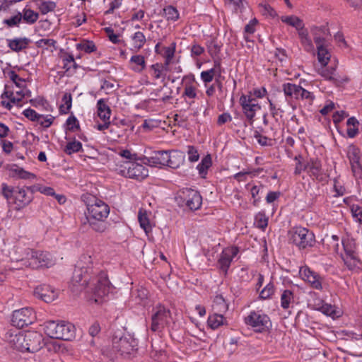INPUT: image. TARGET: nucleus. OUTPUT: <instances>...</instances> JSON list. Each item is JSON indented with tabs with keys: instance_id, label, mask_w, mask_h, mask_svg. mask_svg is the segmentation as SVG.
I'll return each instance as SVG.
<instances>
[{
	"instance_id": "obj_1",
	"label": "nucleus",
	"mask_w": 362,
	"mask_h": 362,
	"mask_svg": "<svg viewBox=\"0 0 362 362\" xmlns=\"http://www.w3.org/2000/svg\"><path fill=\"white\" fill-rule=\"evenodd\" d=\"M71 284L75 291L86 289L88 300L95 303H101L111 288L107 274L94 266V259L88 254L80 257Z\"/></svg>"
},
{
	"instance_id": "obj_2",
	"label": "nucleus",
	"mask_w": 362,
	"mask_h": 362,
	"mask_svg": "<svg viewBox=\"0 0 362 362\" xmlns=\"http://www.w3.org/2000/svg\"><path fill=\"white\" fill-rule=\"evenodd\" d=\"M110 206L104 201L93 198L86 204L85 221L91 230L98 233H105L109 228L107 218L110 214Z\"/></svg>"
},
{
	"instance_id": "obj_3",
	"label": "nucleus",
	"mask_w": 362,
	"mask_h": 362,
	"mask_svg": "<svg viewBox=\"0 0 362 362\" xmlns=\"http://www.w3.org/2000/svg\"><path fill=\"white\" fill-rule=\"evenodd\" d=\"M44 332L50 338L69 341L75 338V326L68 322L50 320L44 324Z\"/></svg>"
},
{
	"instance_id": "obj_4",
	"label": "nucleus",
	"mask_w": 362,
	"mask_h": 362,
	"mask_svg": "<svg viewBox=\"0 0 362 362\" xmlns=\"http://www.w3.org/2000/svg\"><path fill=\"white\" fill-rule=\"evenodd\" d=\"M55 264V259L48 252L26 249L24 251V267L30 269L49 268Z\"/></svg>"
},
{
	"instance_id": "obj_5",
	"label": "nucleus",
	"mask_w": 362,
	"mask_h": 362,
	"mask_svg": "<svg viewBox=\"0 0 362 362\" xmlns=\"http://www.w3.org/2000/svg\"><path fill=\"white\" fill-rule=\"evenodd\" d=\"M172 321L170 310L162 304L152 308L150 329L153 332H161Z\"/></svg>"
},
{
	"instance_id": "obj_6",
	"label": "nucleus",
	"mask_w": 362,
	"mask_h": 362,
	"mask_svg": "<svg viewBox=\"0 0 362 362\" xmlns=\"http://www.w3.org/2000/svg\"><path fill=\"white\" fill-rule=\"evenodd\" d=\"M311 32L317 47L318 62L322 66H326L331 58V54L325 45V35L327 29L323 26L313 27L311 28Z\"/></svg>"
},
{
	"instance_id": "obj_7",
	"label": "nucleus",
	"mask_w": 362,
	"mask_h": 362,
	"mask_svg": "<svg viewBox=\"0 0 362 362\" xmlns=\"http://www.w3.org/2000/svg\"><path fill=\"white\" fill-rule=\"evenodd\" d=\"M244 322L256 332L263 333L272 327L269 317L262 310H251L245 317Z\"/></svg>"
},
{
	"instance_id": "obj_8",
	"label": "nucleus",
	"mask_w": 362,
	"mask_h": 362,
	"mask_svg": "<svg viewBox=\"0 0 362 362\" xmlns=\"http://www.w3.org/2000/svg\"><path fill=\"white\" fill-rule=\"evenodd\" d=\"M7 76L10 78V80L15 84L17 90H15L16 94L17 96H15L14 95V90H8L7 89V86H6V90L4 93L1 95V98H4V97L7 98L9 99V102L5 104V102H2L3 105L7 107L8 109H11V103H13V105H18L19 104L22 99H23V88H22V83H23V78L20 77L15 71L10 70L7 72Z\"/></svg>"
},
{
	"instance_id": "obj_9",
	"label": "nucleus",
	"mask_w": 362,
	"mask_h": 362,
	"mask_svg": "<svg viewBox=\"0 0 362 362\" xmlns=\"http://www.w3.org/2000/svg\"><path fill=\"white\" fill-rule=\"evenodd\" d=\"M137 340L131 334L115 335L112 338V348L122 356H128L137 349Z\"/></svg>"
},
{
	"instance_id": "obj_10",
	"label": "nucleus",
	"mask_w": 362,
	"mask_h": 362,
	"mask_svg": "<svg viewBox=\"0 0 362 362\" xmlns=\"http://www.w3.org/2000/svg\"><path fill=\"white\" fill-rule=\"evenodd\" d=\"M119 174L124 177L142 180L148 175V170L141 163L134 161H126L119 168Z\"/></svg>"
},
{
	"instance_id": "obj_11",
	"label": "nucleus",
	"mask_w": 362,
	"mask_h": 362,
	"mask_svg": "<svg viewBox=\"0 0 362 362\" xmlns=\"http://www.w3.org/2000/svg\"><path fill=\"white\" fill-rule=\"evenodd\" d=\"M1 194L6 199L11 210L19 211L23 207L22 189L10 187L6 183L1 185Z\"/></svg>"
},
{
	"instance_id": "obj_12",
	"label": "nucleus",
	"mask_w": 362,
	"mask_h": 362,
	"mask_svg": "<svg viewBox=\"0 0 362 362\" xmlns=\"http://www.w3.org/2000/svg\"><path fill=\"white\" fill-rule=\"evenodd\" d=\"M291 240L300 249H305L313 246L315 242V235L305 228L296 227L291 232Z\"/></svg>"
},
{
	"instance_id": "obj_13",
	"label": "nucleus",
	"mask_w": 362,
	"mask_h": 362,
	"mask_svg": "<svg viewBox=\"0 0 362 362\" xmlns=\"http://www.w3.org/2000/svg\"><path fill=\"white\" fill-rule=\"evenodd\" d=\"M239 103L246 119L250 123H252L257 112L261 110L259 101L250 95L242 94L239 98Z\"/></svg>"
},
{
	"instance_id": "obj_14",
	"label": "nucleus",
	"mask_w": 362,
	"mask_h": 362,
	"mask_svg": "<svg viewBox=\"0 0 362 362\" xmlns=\"http://www.w3.org/2000/svg\"><path fill=\"white\" fill-rule=\"evenodd\" d=\"M239 253L237 246H228L223 249L217 259V267L226 275L233 259Z\"/></svg>"
},
{
	"instance_id": "obj_15",
	"label": "nucleus",
	"mask_w": 362,
	"mask_h": 362,
	"mask_svg": "<svg viewBox=\"0 0 362 362\" xmlns=\"http://www.w3.org/2000/svg\"><path fill=\"white\" fill-rule=\"evenodd\" d=\"M351 171L356 180L362 179V165L361 163V151L355 145H349L346 150Z\"/></svg>"
},
{
	"instance_id": "obj_16",
	"label": "nucleus",
	"mask_w": 362,
	"mask_h": 362,
	"mask_svg": "<svg viewBox=\"0 0 362 362\" xmlns=\"http://www.w3.org/2000/svg\"><path fill=\"white\" fill-rule=\"evenodd\" d=\"M180 197L182 203L190 210L199 209L202 204V197L197 190L192 189H184L180 192Z\"/></svg>"
},
{
	"instance_id": "obj_17",
	"label": "nucleus",
	"mask_w": 362,
	"mask_h": 362,
	"mask_svg": "<svg viewBox=\"0 0 362 362\" xmlns=\"http://www.w3.org/2000/svg\"><path fill=\"white\" fill-rule=\"evenodd\" d=\"M299 275L312 288L318 291L322 290V278L317 272L311 270L308 266L305 265L300 267Z\"/></svg>"
},
{
	"instance_id": "obj_18",
	"label": "nucleus",
	"mask_w": 362,
	"mask_h": 362,
	"mask_svg": "<svg viewBox=\"0 0 362 362\" xmlns=\"http://www.w3.org/2000/svg\"><path fill=\"white\" fill-rule=\"evenodd\" d=\"M24 349L35 353L42 348V335L36 331H24Z\"/></svg>"
},
{
	"instance_id": "obj_19",
	"label": "nucleus",
	"mask_w": 362,
	"mask_h": 362,
	"mask_svg": "<svg viewBox=\"0 0 362 362\" xmlns=\"http://www.w3.org/2000/svg\"><path fill=\"white\" fill-rule=\"evenodd\" d=\"M33 294L46 303H51L58 296V292L49 285H40L35 288Z\"/></svg>"
},
{
	"instance_id": "obj_20",
	"label": "nucleus",
	"mask_w": 362,
	"mask_h": 362,
	"mask_svg": "<svg viewBox=\"0 0 362 362\" xmlns=\"http://www.w3.org/2000/svg\"><path fill=\"white\" fill-rule=\"evenodd\" d=\"M35 192H40L47 196L55 195L54 189L52 187L41 185H31L26 187L24 189V204H29L33 199V194Z\"/></svg>"
},
{
	"instance_id": "obj_21",
	"label": "nucleus",
	"mask_w": 362,
	"mask_h": 362,
	"mask_svg": "<svg viewBox=\"0 0 362 362\" xmlns=\"http://www.w3.org/2000/svg\"><path fill=\"white\" fill-rule=\"evenodd\" d=\"M185 80H187V81L185 82L182 97L187 103L191 105L197 96L195 80L193 76H185L183 81Z\"/></svg>"
},
{
	"instance_id": "obj_22",
	"label": "nucleus",
	"mask_w": 362,
	"mask_h": 362,
	"mask_svg": "<svg viewBox=\"0 0 362 362\" xmlns=\"http://www.w3.org/2000/svg\"><path fill=\"white\" fill-rule=\"evenodd\" d=\"M168 151H153L150 156L144 157V163L153 167L166 166Z\"/></svg>"
},
{
	"instance_id": "obj_23",
	"label": "nucleus",
	"mask_w": 362,
	"mask_h": 362,
	"mask_svg": "<svg viewBox=\"0 0 362 362\" xmlns=\"http://www.w3.org/2000/svg\"><path fill=\"white\" fill-rule=\"evenodd\" d=\"M22 329H11L6 334V339L11 346L18 351H23Z\"/></svg>"
},
{
	"instance_id": "obj_24",
	"label": "nucleus",
	"mask_w": 362,
	"mask_h": 362,
	"mask_svg": "<svg viewBox=\"0 0 362 362\" xmlns=\"http://www.w3.org/2000/svg\"><path fill=\"white\" fill-rule=\"evenodd\" d=\"M305 168L308 174L317 180L323 178V170L322 163L317 158H310L305 163Z\"/></svg>"
},
{
	"instance_id": "obj_25",
	"label": "nucleus",
	"mask_w": 362,
	"mask_h": 362,
	"mask_svg": "<svg viewBox=\"0 0 362 362\" xmlns=\"http://www.w3.org/2000/svg\"><path fill=\"white\" fill-rule=\"evenodd\" d=\"M151 214L146 210L140 209L138 212V221L140 227L144 230L146 236L152 233L154 223L150 220Z\"/></svg>"
},
{
	"instance_id": "obj_26",
	"label": "nucleus",
	"mask_w": 362,
	"mask_h": 362,
	"mask_svg": "<svg viewBox=\"0 0 362 362\" xmlns=\"http://www.w3.org/2000/svg\"><path fill=\"white\" fill-rule=\"evenodd\" d=\"M168 67L164 64L156 63L149 68V74L154 80H160L161 83H165L166 73Z\"/></svg>"
},
{
	"instance_id": "obj_27",
	"label": "nucleus",
	"mask_w": 362,
	"mask_h": 362,
	"mask_svg": "<svg viewBox=\"0 0 362 362\" xmlns=\"http://www.w3.org/2000/svg\"><path fill=\"white\" fill-rule=\"evenodd\" d=\"M300 86L292 83H285L282 85V90L286 100L289 101L292 100H298Z\"/></svg>"
},
{
	"instance_id": "obj_28",
	"label": "nucleus",
	"mask_w": 362,
	"mask_h": 362,
	"mask_svg": "<svg viewBox=\"0 0 362 362\" xmlns=\"http://www.w3.org/2000/svg\"><path fill=\"white\" fill-rule=\"evenodd\" d=\"M132 52H136L144 47L146 42L145 35L141 31H136L130 36Z\"/></svg>"
},
{
	"instance_id": "obj_29",
	"label": "nucleus",
	"mask_w": 362,
	"mask_h": 362,
	"mask_svg": "<svg viewBox=\"0 0 362 362\" xmlns=\"http://www.w3.org/2000/svg\"><path fill=\"white\" fill-rule=\"evenodd\" d=\"M184 158L185 156L182 151H168V164H166V166L176 169L183 163Z\"/></svg>"
},
{
	"instance_id": "obj_30",
	"label": "nucleus",
	"mask_w": 362,
	"mask_h": 362,
	"mask_svg": "<svg viewBox=\"0 0 362 362\" xmlns=\"http://www.w3.org/2000/svg\"><path fill=\"white\" fill-rule=\"evenodd\" d=\"M176 51V42H173L168 47H163L162 48V53L160 56L164 59L163 64L168 67L173 63V59Z\"/></svg>"
},
{
	"instance_id": "obj_31",
	"label": "nucleus",
	"mask_w": 362,
	"mask_h": 362,
	"mask_svg": "<svg viewBox=\"0 0 362 362\" xmlns=\"http://www.w3.org/2000/svg\"><path fill=\"white\" fill-rule=\"evenodd\" d=\"M226 323V319L224 317L223 313H214L210 315L207 320L208 326L212 329H218L220 326H222Z\"/></svg>"
},
{
	"instance_id": "obj_32",
	"label": "nucleus",
	"mask_w": 362,
	"mask_h": 362,
	"mask_svg": "<svg viewBox=\"0 0 362 362\" xmlns=\"http://www.w3.org/2000/svg\"><path fill=\"white\" fill-rule=\"evenodd\" d=\"M63 151L71 156L74 153H76L83 151V145L81 141L76 140L75 138L70 139L63 147Z\"/></svg>"
},
{
	"instance_id": "obj_33",
	"label": "nucleus",
	"mask_w": 362,
	"mask_h": 362,
	"mask_svg": "<svg viewBox=\"0 0 362 362\" xmlns=\"http://www.w3.org/2000/svg\"><path fill=\"white\" fill-rule=\"evenodd\" d=\"M298 33L299 35L300 43L304 50L306 51L307 52H314L315 47L311 38L309 37L307 30H305L303 28V30L298 31Z\"/></svg>"
},
{
	"instance_id": "obj_34",
	"label": "nucleus",
	"mask_w": 362,
	"mask_h": 362,
	"mask_svg": "<svg viewBox=\"0 0 362 362\" xmlns=\"http://www.w3.org/2000/svg\"><path fill=\"white\" fill-rule=\"evenodd\" d=\"M98 116L103 122L110 121L111 116V110L103 99H100L97 102Z\"/></svg>"
},
{
	"instance_id": "obj_35",
	"label": "nucleus",
	"mask_w": 362,
	"mask_h": 362,
	"mask_svg": "<svg viewBox=\"0 0 362 362\" xmlns=\"http://www.w3.org/2000/svg\"><path fill=\"white\" fill-rule=\"evenodd\" d=\"M212 165V160L210 154L205 156L197 165V170L201 177L205 178L208 173V170Z\"/></svg>"
},
{
	"instance_id": "obj_36",
	"label": "nucleus",
	"mask_w": 362,
	"mask_h": 362,
	"mask_svg": "<svg viewBox=\"0 0 362 362\" xmlns=\"http://www.w3.org/2000/svg\"><path fill=\"white\" fill-rule=\"evenodd\" d=\"M129 63L132 64L131 69L135 72H141L146 67V61L143 55L136 54L132 56Z\"/></svg>"
},
{
	"instance_id": "obj_37",
	"label": "nucleus",
	"mask_w": 362,
	"mask_h": 362,
	"mask_svg": "<svg viewBox=\"0 0 362 362\" xmlns=\"http://www.w3.org/2000/svg\"><path fill=\"white\" fill-rule=\"evenodd\" d=\"M281 21L293 28H295L298 32L303 30L304 24L303 21L296 16H283L281 17Z\"/></svg>"
},
{
	"instance_id": "obj_38",
	"label": "nucleus",
	"mask_w": 362,
	"mask_h": 362,
	"mask_svg": "<svg viewBox=\"0 0 362 362\" xmlns=\"http://www.w3.org/2000/svg\"><path fill=\"white\" fill-rule=\"evenodd\" d=\"M341 243L342 244V246H343V248H344V250L345 252L344 255H351L357 254V252H356L357 246H356V240L354 238L347 236V237L342 238Z\"/></svg>"
},
{
	"instance_id": "obj_39",
	"label": "nucleus",
	"mask_w": 362,
	"mask_h": 362,
	"mask_svg": "<svg viewBox=\"0 0 362 362\" xmlns=\"http://www.w3.org/2000/svg\"><path fill=\"white\" fill-rule=\"evenodd\" d=\"M163 16L167 21L175 22L180 18V12L175 7L169 5L163 8Z\"/></svg>"
},
{
	"instance_id": "obj_40",
	"label": "nucleus",
	"mask_w": 362,
	"mask_h": 362,
	"mask_svg": "<svg viewBox=\"0 0 362 362\" xmlns=\"http://www.w3.org/2000/svg\"><path fill=\"white\" fill-rule=\"evenodd\" d=\"M281 307L284 310L290 308L291 305L294 302V295L289 289L284 290L281 294Z\"/></svg>"
},
{
	"instance_id": "obj_41",
	"label": "nucleus",
	"mask_w": 362,
	"mask_h": 362,
	"mask_svg": "<svg viewBox=\"0 0 362 362\" xmlns=\"http://www.w3.org/2000/svg\"><path fill=\"white\" fill-rule=\"evenodd\" d=\"M346 134L349 138H354L358 134L359 122L355 117H349L346 121Z\"/></svg>"
},
{
	"instance_id": "obj_42",
	"label": "nucleus",
	"mask_w": 362,
	"mask_h": 362,
	"mask_svg": "<svg viewBox=\"0 0 362 362\" xmlns=\"http://www.w3.org/2000/svg\"><path fill=\"white\" fill-rule=\"evenodd\" d=\"M212 308L214 312L224 313L228 310V305L221 295H216L214 297Z\"/></svg>"
},
{
	"instance_id": "obj_43",
	"label": "nucleus",
	"mask_w": 362,
	"mask_h": 362,
	"mask_svg": "<svg viewBox=\"0 0 362 362\" xmlns=\"http://www.w3.org/2000/svg\"><path fill=\"white\" fill-rule=\"evenodd\" d=\"M274 284L270 281L267 285L259 291V298L261 300H267L272 298L275 293Z\"/></svg>"
},
{
	"instance_id": "obj_44",
	"label": "nucleus",
	"mask_w": 362,
	"mask_h": 362,
	"mask_svg": "<svg viewBox=\"0 0 362 362\" xmlns=\"http://www.w3.org/2000/svg\"><path fill=\"white\" fill-rule=\"evenodd\" d=\"M342 259L345 264V265L348 267L349 269L353 270L356 268L358 267V264H360V260L357 254L348 255H341Z\"/></svg>"
},
{
	"instance_id": "obj_45",
	"label": "nucleus",
	"mask_w": 362,
	"mask_h": 362,
	"mask_svg": "<svg viewBox=\"0 0 362 362\" xmlns=\"http://www.w3.org/2000/svg\"><path fill=\"white\" fill-rule=\"evenodd\" d=\"M62 103L60 105L59 110L61 115H66L72 106V97L70 93H65L62 97Z\"/></svg>"
},
{
	"instance_id": "obj_46",
	"label": "nucleus",
	"mask_w": 362,
	"mask_h": 362,
	"mask_svg": "<svg viewBox=\"0 0 362 362\" xmlns=\"http://www.w3.org/2000/svg\"><path fill=\"white\" fill-rule=\"evenodd\" d=\"M63 69L66 71H70L71 69L76 70L78 68V64L76 63L73 54L66 53L62 57Z\"/></svg>"
},
{
	"instance_id": "obj_47",
	"label": "nucleus",
	"mask_w": 362,
	"mask_h": 362,
	"mask_svg": "<svg viewBox=\"0 0 362 362\" xmlns=\"http://www.w3.org/2000/svg\"><path fill=\"white\" fill-rule=\"evenodd\" d=\"M320 310L323 314L332 318H337L341 315V312L335 306L327 303L322 305L320 308Z\"/></svg>"
},
{
	"instance_id": "obj_48",
	"label": "nucleus",
	"mask_w": 362,
	"mask_h": 362,
	"mask_svg": "<svg viewBox=\"0 0 362 362\" xmlns=\"http://www.w3.org/2000/svg\"><path fill=\"white\" fill-rule=\"evenodd\" d=\"M11 321V325L13 327V329L23 328V308L13 312Z\"/></svg>"
},
{
	"instance_id": "obj_49",
	"label": "nucleus",
	"mask_w": 362,
	"mask_h": 362,
	"mask_svg": "<svg viewBox=\"0 0 362 362\" xmlns=\"http://www.w3.org/2000/svg\"><path fill=\"white\" fill-rule=\"evenodd\" d=\"M77 50H81L87 54H90L96 51L97 47L93 41L83 40L76 45Z\"/></svg>"
},
{
	"instance_id": "obj_50",
	"label": "nucleus",
	"mask_w": 362,
	"mask_h": 362,
	"mask_svg": "<svg viewBox=\"0 0 362 362\" xmlns=\"http://www.w3.org/2000/svg\"><path fill=\"white\" fill-rule=\"evenodd\" d=\"M217 66H220L219 63L216 64L214 68L201 72L200 78L205 85L213 81L214 76L217 74Z\"/></svg>"
},
{
	"instance_id": "obj_51",
	"label": "nucleus",
	"mask_w": 362,
	"mask_h": 362,
	"mask_svg": "<svg viewBox=\"0 0 362 362\" xmlns=\"http://www.w3.org/2000/svg\"><path fill=\"white\" fill-rule=\"evenodd\" d=\"M263 188L264 187L262 185H255L250 188L251 197L252 199H253L252 204L254 206H257L259 202H260V194L262 192Z\"/></svg>"
},
{
	"instance_id": "obj_52",
	"label": "nucleus",
	"mask_w": 362,
	"mask_h": 362,
	"mask_svg": "<svg viewBox=\"0 0 362 362\" xmlns=\"http://www.w3.org/2000/svg\"><path fill=\"white\" fill-rule=\"evenodd\" d=\"M350 211L354 221L362 225V207L356 204L350 206Z\"/></svg>"
},
{
	"instance_id": "obj_53",
	"label": "nucleus",
	"mask_w": 362,
	"mask_h": 362,
	"mask_svg": "<svg viewBox=\"0 0 362 362\" xmlns=\"http://www.w3.org/2000/svg\"><path fill=\"white\" fill-rule=\"evenodd\" d=\"M37 317L32 308H24V326L32 325L36 321Z\"/></svg>"
},
{
	"instance_id": "obj_54",
	"label": "nucleus",
	"mask_w": 362,
	"mask_h": 362,
	"mask_svg": "<svg viewBox=\"0 0 362 362\" xmlns=\"http://www.w3.org/2000/svg\"><path fill=\"white\" fill-rule=\"evenodd\" d=\"M66 129L71 132H76L80 128V124L78 119L71 114L66 120Z\"/></svg>"
},
{
	"instance_id": "obj_55",
	"label": "nucleus",
	"mask_w": 362,
	"mask_h": 362,
	"mask_svg": "<svg viewBox=\"0 0 362 362\" xmlns=\"http://www.w3.org/2000/svg\"><path fill=\"white\" fill-rule=\"evenodd\" d=\"M255 226L262 230H264L268 225V218L264 213L259 212L255 218Z\"/></svg>"
},
{
	"instance_id": "obj_56",
	"label": "nucleus",
	"mask_w": 362,
	"mask_h": 362,
	"mask_svg": "<svg viewBox=\"0 0 362 362\" xmlns=\"http://www.w3.org/2000/svg\"><path fill=\"white\" fill-rule=\"evenodd\" d=\"M269 102V111L272 116L277 120V117H281L284 113V110L276 104L273 103L269 98H267Z\"/></svg>"
},
{
	"instance_id": "obj_57",
	"label": "nucleus",
	"mask_w": 362,
	"mask_h": 362,
	"mask_svg": "<svg viewBox=\"0 0 362 362\" xmlns=\"http://www.w3.org/2000/svg\"><path fill=\"white\" fill-rule=\"evenodd\" d=\"M55 117L52 115H40L37 123L44 128L49 127L52 124Z\"/></svg>"
},
{
	"instance_id": "obj_58",
	"label": "nucleus",
	"mask_w": 362,
	"mask_h": 362,
	"mask_svg": "<svg viewBox=\"0 0 362 362\" xmlns=\"http://www.w3.org/2000/svg\"><path fill=\"white\" fill-rule=\"evenodd\" d=\"M57 4L54 1H42L39 5V9L42 14H47L49 12L54 11L56 8Z\"/></svg>"
},
{
	"instance_id": "obj_59",
	"label": "nucleus",
	"mask_w": 362,
	"mask_h": 362,
	"mask_svg": "<svg viewBox=\"0 0 362 362\" xmlns=\"http://www.w3.org/2000/svg\"><path fill=\"white\" fill-rule=\"evenodd\" d=\"M327 245L330 250L334 252H339V238L337 235H332L327 239Z\"/></svg>"
},
{
	"instance_id": "obj_60",
	"label": "nucleus",
	"mask_w": 362,
	"mask_h": 362,
	"mask_svg": "<svg viewBox=\"0 0 362 362\" xmlns=\"http://www.w3.org/2000/svg\"><path fill=\"white\" fill-rule=\"evenodd\" d=\"M247 95H250L252 97V98H255V100L262 99L264 98L267 94V90L264 87L256 88L252 90L248 91Z\"/></svg>"
},
{
	"instance_id": "obj_61",
	"label": "nucleus",
	"mask_w": 362,
	"mask_h": 362,
	"mask_svg": "<svg viewBox=\"0 0 362 362\" xmlns=\"http://www.w3.org/2000/svg\"><path fill=\"white\" fill-rule=\"evenodd\" d=\"M236 12H243L247 5L246 0H226Z\"/></svg>"
},
{
	"instance_id": "obj_62",
	"label": "nucleus",
	"mask_w": 362,
	"mask_h": 362,
	"mask_svg": "<svg viewBox=\"0 0 362 362\" xmlns=\"http://www.w3.org/2000/svg\"><path fill=\"white\" fill-rule=\"evenodd\" d=\"M188 160L191 163H195L199 159V153L197 148L194 146H188L187 151Z\"/></svg>"
},
{
	"instance_id": "obj_63",
	"label": "nucleus",
	"mask_w": 362,
	"mask_h": 362,
	"mask_svg": "<svg viewBox=\"0 0 362 362\" xmlns=\"http://www.w3.org/2000/svg\"><path fill=\"white\" fill-rule=\"evenodd\" d=\"M315 99V96L313 93L305 90L302 86L299 92L298 100H305L309 103H312Z\"/></svg>"
},
{
	"instance_id": "obj_64",
	"label": "nucleus",
	"mask_w": 362,
	"mask_h": 362,
	"mask_svg": "<svg viewBox=\"0 0 362 362\" xmlns=\"http://www.w3.org/2000/svg\"><path fill=\"white\" fill-rule=\"evenodd\" d=\"M254 137L258 144L262 146H269L272 145V140L265 136L262 135L258 132H255Z\"/></svg>"
}]
</instances>
